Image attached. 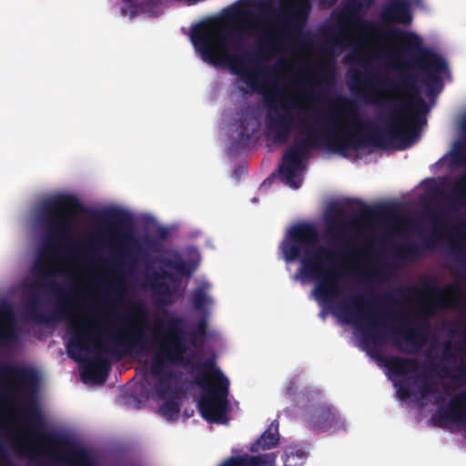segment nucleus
<instances>
[{
	"mask_svg": "<svg viewBox=\"0 0 466 466\" xmlns=\"http://www.w3.org/2000/svg\"><path fill=\"white\" fill-rule=\"evenodd\" d=\"M101 318L102 315L96 312L94 319H84L71 326L73 335L66 345L68 357L76 361L81 359L82 352L87 350L88 345L92 343L91 334L95 331L96 321Z\"/></svg>",
	"mask_w": 466,
	"mask_h": 466,
	"instance_id": "nucleus-14",
	"label": "nucleus"
},
{
	"mask_svg": "<svg viewBox=\"0 0 466 466\" xmlns=\"http://www.w3.org/2000/svg\"><path fill=\"white\" fill-rule=\"evenodd\" d=\"M305 459H307V453L301 449L289 446L284 451V466H301Z\"/></svg>",
	"mask_w": 466,
	"mask_h": 466,
	"instance_id": "nucleus-32",
	"label": "nucleus"
},
{
	"mask_svg": "<svg viewBox=\"0 0 466 466\" xmlns=\"http://www.w3.org/2000/svg\"><path fill=\"white\" fill-rule=\"evenodd\" d=\"M124 288H125L124 282L120 279H115V283L113 284V286H111V289H113V291L117 292V293L123 292Z\"/></svg>",
	"mask_w": 466,
	"mask_h": 466,
	"instance_id": "nucleus-47",
	"label": "nucleus"
},
{
	"mask_svg": "<svg viewBox=\"0 0 466 466\" xmlns=\"http://www.w3.org/2000/svg\"><path fill=\"white\" fill-rule=\"evenodd\" d=\"M417 76L414 73L400 72V79L382 81L393 92H405L408 99L396 100L391 115L386 121V127L380 131L371 121L362 120L357 111L356 102L339 96L332 102L334 110L320 118L316 111L310 114L312 123L308 118L299 120L303 137L297 138L286 152L308 156L310 149H320L340 153L350 149L364 148L369 146L387 148L395 146L403 150L409 147L420 134V127L426 122L429 110L427 104L420 96Z\"/></svg>",
	"mask_w": 466,
	"mask_h": 466,
	"instance_id": "nucleus-1",
	"label": "nucleus"
},
{
	"mask_svg": "<svg viewBox=\"0 0 466 466\" xmlns=\"http://www.w3.org/2000/svg\"><path fill=\"white\" fill-rule=\"evenodd\" d=\"M160 264L167 267V268L173 269L180 276H191L190 267L181 258L178 254L175 255L172 258H161Z\"/></svg>",
	"mask_w": 466,
	"mask_h": 466,
	"instance_id": "nucleus-30",
	"label": "nucleus"
},
{
	"mask_svg": "<svg viewBox=\"0 0 466 466\" xmlns=\"http://www.w3.org/2000/svg\"><path fill=\"white\" fill-rule=\"evenodd\" d=\"M461 128H462V132H464V134L466 136V116H464V118H462Z\"/></svg>",
	"mask_w": 466,
	"mask_h": 466,
	"instance_id": "nucleus-54",
	"label": "nucleus"
},
{
	"mask_svg": "<svg viewBox=\"0 0 466 466\" xmlns=\"http://www.w3.org/2000/svg\"><path fill=\"white\" fill-rule=\"evenodd\" d=\"M386 368L392 374L403 377L419 370V361L415 359L392 356L386 360Z\"/></svg>",
	"mask_w": 466,
	"mask_h": 466,
	"instance_id": "nucleus-27",
	"label": "nucleus"
},
{
	"mask_svg": "<svg viewBox=\"0 0 466 466\" xmlns=\"http://www.w3.org/2000/svg\"><path fill=\"white\" fill-rule=\"evenodd\" d=\"M279 443V434L278 433V421L274 420L269 427L262 433V436L252 444L250 451H258L259 448L263 450L274 449Z\"/></svg>",
	"mask_w": 466,
	"mask_h": 466,
	"instance_id": "nucleus-28",
	"label": "nucleus"
},
{
	"mask_svg": "<svg viewBox=\"0 0 466 466\" xmlns=\"http://www.w3.org/2000/svg\"><path fill=\"white\" fill-rule=\"evenodd\" d=\"M370 294H357L350 297L349 300L342 301L335 306V313L346 323H366L363 329V342L366 344L378 345L382 341L383 333L378 328L382 325L385 318H393L394 313L390 310L385 314L369 312L367 309L380 301L386 304L394 302L392 294H385L382 298H375L371 301L366 299Z\"/></svg>",
	"mask_w": 466,
	"mask_h": 466,
	"instance_id": "nucleus-9",
	"label": "nucleus"
},
{
	"mask_svg": "<svg viewBox=\"0 0 466 466\" xmlns=\"http://www.w3.org/2000/svg\"><path fill=\"white\" fill-rule=\"evenodd\" d=\"M124 331L130 335V337L126 338L122 335L111 334L106 339L95 343V348L97 350H104L112 355H122L127 352V350L137 348L144 349L147 346V339L141 330L133 332L127 327Z\"/></svg>",
	"mask_w": 466,
	"mask_h": 466,
	"instance_id": "nucleus-15",
	"label": "nucleus"
},
{
	"mask_svg": "<svg viewBox=\"0 0 466 466\" xmlns=\"http://www.w3.org/2000/svg\"><path fill=\"white\" fill-rule=\"evenodd\" d=\"M18 408H20V411L25 418L35 422V425H36L32 429V433L35 436L53 444H65L66 437L63 434L43 431L45 423L43 422L41 411L35 400L25 401L20 404Z\"/></svg>",
	"mask_w": 466,
	"mask_h": 466,
	"instance_id": "nucleus-18",
	"label": "nucleus"
},
{
	"mask_svg": "<svg viewBox=\"0 0 466 466\" xmlns=\"http://www.w3.org/2000/svg\"><path fill=\"white\" fill-rule=\"evenodd\" d=\"M86 213V208L76 196L58 194L42 200L38 207V221L46 229V247L54 251L61 242H71L75 216Z\"/></svg>",
	"mask_w": 466,
	"mask_h": 466,
	"instance_id": "nucleus-7",
	"label": "nucleus"
},
{
	"mask_svg": "<svg viewBox=\"0 0 466 466\" xmlns=\"http://www.w3.org/2000/svg\"><path fill=\"white\" fill-rule=\"evenodd\" d=\"M134 265V260L129 251L126 248H117L116 257H115V266L117 268H131Z\"/></svg>",
	"mask_w": 466,
	"mask_h": 466,
	"instance_id": "nucleus-36",
	"label": "nucleus"
},
{
	"mask_svg": "<svg viewBox=\"0 0 466 466\" xmlns=\"http://www.w3.org/2000/svg\"><path fill=\"white\" fill-rule=\"evenodd\" d=\"M451 195L456 198L453 204L463 205L466 201V173L455 181L451 187Z\"/></svg>",
	"mask_w": 466,
	"mask_h": 466,
	"instance_id": "nucleus-33",
	"label": "nucleus"
},
{
	"mask_svg": "<svg viewBox=\"0 0 466 466\" xmlns=\"http://www.w3.org/2000/svg\"><path fill=\"white\" fill-rule=\"evenodd\" d=\"M208 283H203L202 286L191 292V303H193L194 309L201 312L205 309L208 304L211 303V299L207 295Z\"/></svg>",
	"mask_w": 466,
	"mask_h": 466,
	"instance_id": "nucleus-31",
	"label": "nucleus"
},
{
	"mask_svg": "<svg viewBox=\"0 0 466 466\" xmlns=\"http://www.w3.org/2000/svg\"><path fill=\"white\" fill-rule=\"evenodd\" d=\"M168 235V230L167 228L161 227L159 229H157V238L161 240L167 239Z\"/></svg>",
	"mask_w": 466,
	"mask_h": 466,
	"instance_id": "nucleus-48",
	"label": "nucleus"
},
{
	"mask_svg": "<svg viewBox=\"0 0 466 466\" xmlns=\"http://www.w3.org/2000/svg\"><path fill=\"white\" fill-rule=\"evenodd\" d=\"M319 96L321 97H326V92L324 91L323 88L319 89Z\"/></svg>",
	"mask_w": 466,
	"mask_h": 466,
	"instance_id": "nucleus-56",
	"label": "nucleus"
},
{
	"mask_svg": "<svg viewBox=\"0 0 466 466\" xmlns=\"http://www.w3.org/2000/svg\"><path fill=\"white\" fill-rule=\"evenodd\" d=\"M135 312H137V314L139 315L141 324H146L147 319V311L144 304H137V306H135Z\"/></svg>",
	"mask_w": 466,
	"mask_h": 466,
	"instance_id": "nucleus-44",
	"label": "nucleus"
},
{
	"mask_svg": "<svg viewBox=\"0 0 466 466\" xmlns=\"http://www.w3.org/2000/svg\"><path fill=\"white\" fill-rule=\"evenodd\" d=\"M352 202H357L362 207L356 212L353 218H348L346 209L338 203L329 205L326 209L327 232L333 234V237L340 241V249L337 250L339 252H347V247L353 242V238L349 237L346 231L352 228L357 221L367 218L387 216L392 212V207L390 204H380L371 207L360 199L349 200V203Z\"/></svg>",
	"mask_w": 466,
	"mask_h": 466,
	"instance_id": "nucleus-10",
	"label": "nucleus"
},
{
	"mask_svg": "<svg viewBox=\"0 0 466 466\" xmlns=\"http://www.w3.org/2000/svg\"><path fill=\"white\" fill-rule=\"evenodd\" d=\"M366 86H371L370 75L357 72L351 75V82H350V89L363 90Z\"/></svg>",
	"mask_w": 466,
	"mask_h": 466,
	"instance_id": "nucleus-35",
	"label": "nucleus"
},
{
	"mask_svg": "<svg viewBox=\"0 0 466 466\" xmlns=\"http://www.w3.org/2000/svg\"><path fill=\"white\" fill-rule=\"evenodd\" d=\"M0 375L14 378L18 387L24 389L34 386L37 381V373L34 370L7 362L0 363Z\"/></svg>",
	"mask_w": 466,
	"mask_h": 466,
	"instance_id": "nucleus-22",
	"label": "nucleus"
},
{
	"mask_svg": "<svg viewBox=\"0 0 466 466\" xmlns=\"http://www.w3.org/2000/svg\"><path fill=\"white\" fill-rule=\"evenodd\" d=\"M244 124H243V121L240 122V127H243Z\"/></svg>",
	"mask_w": 466,
	"mask_h": 466,
	"instance_id": "nucleus-63",
	"label": "nucleus"
},
{
	"mask_svg": "<svg viewBox=\"0 0 466 466\" xmlns=\"http://www.w3.org/2000/svg\"><path fill=\"white\" fill-rule=\"evenodd\" d=\"M332 40L335 41V43H337V44L343 45L344 42L347 40V37L345 35H343L342 34H339V35H335V36H333Z\"/></svg>",
	"mask_w": 466,
	"mask_h": 466,
	"instance_id": "nucleus-50",
	"label": "nucleus"
},
{
	"mask_svg": "<svg viewBox=\"0 0 466 466\" xmlns=\"http://www.w3.org/2000/svg\"><path fill=\"white\" fill-rule=\"evenodd\" d=\"M459 235L462 237H466V222H461L459 226Z\"/></svg>",
	"mask_w": 466,
	"mask_h": 466,
	"instance_id": "nucleus-52",
	"label": "nucleus"
},
{
	"mask_svg": "<svg viewBox=\"0 0 466 466\" xmlns=\"http://www.w3.org/2000/svg\"><path fill=\"white\" fill-rule=\"evenodd\" d=\"M166 400V401L160 405L161 415L169 420L177 419L178 413L180 412L178 403L173 400Z\"/></svg>",
	"mask_w": 466,
	"mask_h": 466,
	"instance_id": "nucleus-34",
	"label": "nucleus"
},
{
	"mask_svg": "<svg viewBox=\"0 0 466 466\" xmlns=\"http://www.w3.org/2000/svg\"><path fill=\"white\" fill-rule=\"evenodd\" d=\"M451 160L457 167H466V147L459 144L453 149Z\"/></svg>",
	"mask_w": 466,
	"mask_h": 466,
	"instance_id": "nucleus-39",
	"label": "nucleus"
},
{
	"mask_svg": "<svg viewBox=\"0 0 466 466\" xmlns=\"http://www.w3.org/2000/svg\"><path fill=\"white\" fill-rule=\"evenodd\" d=\"M88 244L92 245L93 247H96V241L95 238L88 239Z\"/></svg>",
	"mask_w": 466,
	"mask_h": 466,
	"instance_id": "nucleus-57",
	"label": "nucleus"
},
{
	"mask_svg": "<svg viewBox=\"0 0 466 466\" xmlns=\"http://www.w3.org/2000/svg\"><path fill=\"white\" fill-rule=\"evenodd\" d=\"M319 232L309 222H299L292 227L287 238L280 244L283 258L286 262L299 260V276L316 281L315 296L319 302L331 305L340 295L339 274L338 268L343 265L335 258L343 251H335L326 246H319Z\"/></svg>",
	"mask_w": 466,
	"mask_h": 466,
	"instance_id": "nucleus-4",
	"label": "nucleus"
},
{
	"mask_svg": "<svg viewBox=\"0 0 466 466\" xmlns=\"http://www.w3.org/2000/svg\"><path fill=\"white\" fill-rule=\"evenodd\" d=\"M293 390V383H289V388H287V392H290Z\"/></svg>",
	"mask_w": 466,
	"mask_h": 466,
	"instance_id": "nucleus-58",
	"label": "nucleus"
},
{
	"mask_svg": "<svg viewBox=\"0 0 466 466\" xmlns=\"http://www.w3.org/2000/svg\"><path fill=\"white\" fill-rule=\"evenodd\" d=\"M35 273L41 279L42 284L47 289L57 293V306L50 315L46 316L39 309L38 298L33 297L27 304L28 316L31 320L36 324H51L56 323L68 316L69 298L67 293L58 286L57 283L52 281L58 273L57 269L52 267L46 259H38L35 262Z\"/></svg>",
	"mask_w": 466,
	"mask_h": 466,
	"instance_id": "nucleus-11",
	"label": "nucleus"
},
{
	"mask_svg": "<svg viewBox=\"0 0 466 466\" xmlns=\"http://www.w3.org/2000/svg\"><path fill=\"white\" fill-rule=\"evenodd\" d=\"M380 16L385 24L409 25L412 22L409 0H386Z\"/></svg>",
	"mask_w": 466,
	"mask_h": 466,
	"instance_id": "nucleus-21",
	"label": "nucleus"
},
{
	"mask_svg": "<svg viewBox=\"0 0 466 466\" xmlns=\"http://www.w3.org/2000/svg\"><path fill=\"white\" fill-rule=\"evenodd\" d=\"M308 155H302L293 152H284L282 157V164L279 166V177L284 184L289 186L293 189H299L300 187V179L297 178V174L303 169V161Z\"/></svg>",
	"mask_w": 466,
	"mask_h": 466,
	"instance_id": "nucleus-20",
	"label": "nucleus"
},
{
	"mask_svg": "<svg viewBox=\"0 0 466 466\" xmlns=\"http://www.w3.org/2000/svg\"><path fill=\"white\" fill-rule=\"evenodd\" d=\"M373 4L374 0H347L342 10L343 21L363 36L365 44L376 45L382 40H405L403 50L409 56V60L397 67V73L402 71L405 74H413L406 69L414 66L422 72L421 82L424 83L426 93L429 96L439 94L442 88L441 75L449 70L445 58L423 46L419 36L414 34L399 27L383 29L378 22L364 18Z\"/></svg>",
	"mask_w": 466,
	"mask_h": 466,
	"instance_id": "nucleus-3",
	"label": "nucleus"
},
{
	"mask_svg": "<svg viewBox=\"0 0 466 466\" xmlns=\"http://www.w3.org/2000/svg\"><path fill=\"white\" fill-rule=\"evenodd\" d=\"M458 324H459V326L462 327V329H464V336H465V339H466V322L465 321H461V322H459Z\"/></svg>",
	"mask_w": 466,
	"mask_h": 466,
	"instance_id": "nucleus-55",
	"label": "nucleus"
},
{
	"mask_svg": "<svg viewBox=\"0 0 466 466\" xmlns=\"http://www.w3.org/2000/svg\"><path fill=\"white\" fill-rule=\"evenodd\" d=\"M406 292H410V294L417 297V298H422L423 292L418 289L412 288V289H396V294L403 297Z\"/></svg>",
	"mask_w": 466,
	"mask_h": 466,
	"instance_id": "nucleus-45",
	"label": "nucleus"
},
{
	"mask_svg": "<svg viewBox=\"0 0 466 466\" xmlns=\"http://www.w3.org/2000/svg\"><path fill=\"white\" fill-rule=\"evenodd\" d=\"M444 391H445V394L449 395L450 392H449V387L448 386H445L444 387Z\"/></svg>",
	"mask_w": 466,
	"mask_h": 466,
	"instance_id": "nucleus-59",
	"label": "nucleus"
},
{
	"mask_svg": "<svg viewBox=\"0 0 466 466\" xmlns=\"http://www.w3.org/2000/svg\"><path fill=\"white\" fill-rule=\"evenodd\" d=\"M456 375L451 374L452 369L442 368L441 372L447 378L458 379V380H465L466 379V364L464 362L460 363L457 367H455Z\"/></svg>",
	"mask_w": 466,
	"mask_h": 466,
	"instance_id": "nucleus-40",
	"label": "nucleus"
},
{
	"mask_svg": "<svg viewBox=\"0 0 466 466\" xmlns=\"http://www.w3.org/2000/svg\"><path fill=\"white\" fill-rule=\"evenodd\" d=\"M310 0H279V8L272 15L270 30L263 29L256 44L253 57L259 61L273 55L275 34L289 37L300 45L309 44V36L304 33V27L309 17Z\"/></svg>",
	"mask_w": 466,
	"mask_h": 466,
	"instance_id": "nucleus-6",
	"label": "nucleus"
},
{
	"mask_svg": "<svg viewBox=\"0 0 466 466\" xmlns=\"http://www.w3.org/2000/svg\"><path fill=\"white\" fill-rule=\"evenodd\" d=\"M441 400H443L442 395H439V397L436 398V401L439 402V401H441Z\"/></svg>",
	"mask_w": 466,
	"mask_h": 466,
	"instance_id": "nucleus-60",
	"label": "nucleus"
},
{
	"mask_svg": "<svg viewBox=\"0 0 466 466\" xmlns=\"http://www.w3.org/2000/svg\"><path fill=\"white\" fill-rule=\"evenodd\" d=\"M151 289L154 292L167 297L175 293L178 285V279L175 275L167 270L155 272L150 276Z\"/></svg>",
	"mask_w": 466,
	"mask_h": 466,
	"instance_id": "nucleus-25",
	"label": "nucleus"
},
{
	"mask_svg": "<svg viewBox=\"0 0 466 466\" xmlns=\"http://www.w3.org/2000/svg\"><path fill=\"white\" fill-rule=\"evenodd\" d=\"M250 134L240 131L238 137L233 140L232 147L237 149H243L248 147V143L250 142Z\"/></svg>",
	"mask_w": 466,
	"mask_h": 466,
	"instance_id": "nucleus-41",
	"label": "nucleus"
},
{
	"mask_svg": "<svg viewBox=\"0 0 466 466\" xmlns=\"http://www.w3.org/2000/svg\"><path fill=\"white\" fill-rule=\"evenodd\" d=\"M429 218L436 225L435 229L431 234L422 238V246L417 243H408L397 246L393 257L400 260H406L420 257L426 249H431L435 247L441 238H442V228L441 224L445 220V213L443 212H432L429 215Z\"/></svg>",
	"mask_w": 466,
	"mask_h": 466,
	"instance_id": "nucleus-13",
	"label": "nucleus"
},
{
	"mask_svg": "<svg viewBox=\"0 0 466 466\" xmlns=\"http://www.w3.org/2000/svg\"><path fill=\"white\" fill-rule=\"evenodd\" d=\"M418 389L419 394L420 396H421V399H427L437 393L436 385L427 379L420 381V383L418 384Z\"/></svg>",
	"mask_w": 466,
	"mask_h": 466,
	"instance_id": "nucleus-38",
	"label": "nucleus"
},
{
	"mask_svg": "<svg viewBox=\"0 0 466 466\" xmlns=\"http://www.w3.org/2000/svg\"><path fill=\"white\" fill-rule=\"evenodd\" d=\"M465 268H466V262H465Z\"/></svg>",
	"mask_w": 466,
	"mask_h": 466,
	"instance_id": "nucleus-64",
	"label": "nucleus"
},
{
	"mask_svg": "<svg viewBox=\"0 0 466 466\" xmlns=\"http://www.w3.org/2000/svg\"><path fill=\"white\" fill-rule=\"evenodd\" d=\"M306 420L312 431L320 433L326 432L338 425L339 415L333 406L321 403L310 410L307 414Z\"/></svg>",
	"mask_w": 466,
	"mask_h": 466,
	"instance_id": "nucleus-19",
	"label": "nucleus"
},
{
	"mask_svg": "<svg viewBox=\"0 0 466 466\" xmlns=\"http://www.w3.org/2000/svg\"><path fill=\"white\" fill-rule=\"evenodd\" d=\"M205 329H207V322L204 319L199 320V323H198V331L204 334Z\"/></svg>",
	"mask_w": 466,
	"mask_h": 466,
	"instance_id": "nucleus-51",
	"label": "nucleus"
},
{
	"mask_svg": "<svg viewBox=\"0 0 466 466\" xmlns=\"http://www.w3.org/2000/svg\"><path fill=\"white\" fill-rule=\"evenodd\" d=\"M463 250V245L461 242H453L451 246L452 254H456L458 251Z\"/></svg>",
	"mask_w": 466,
	"mask_h": 466,
	"instance_id": "nucleus-49",
	"label": "nucleus"
},
{
	"mask_svg": "<svg viewBox=\"0 0 466 466\" xmlns=\"http://www.w3.org/2000/svg\"><path fill=\"white\" fill-rule=\"evenodd\" d=\"M28 451H30V453H28V455H31L32 454V449H28Z\"/></svg>",
	"mask_w": 466,
	"mask_h": 466,
	"instance_id": "nucleus-62",
	"label": "nucleus"
},
{
	"mask_svg": "<svg viewBox=\"0 0 466 466\" xmlns=\"http://www.w3.org/2000/svg\"><path fill=\"white\" fill-rule=\"evenodd\" d=\"M274 463V453H266L262 455H242L230 457L220 466H272Z\"/></svg>",
	"mask_w": 466,
	"mask_h": 466,
	"instance_id": "nucleus-26",
	"label": "nucleus"
},
{
	"mask_svg": "<svg viewBox=\"0 0 466 466\" xmlns=\"http://www.w3.org/2000/svg\"><path fill=\"white\" fill-rule=\"evenodd\" d=\"M230 18L242 22V25L215 27L207 23L199 24L191 28V43L199 51L204 61L211 65L227 62L236 74L243 76V81L248 87L263 94L264 103L268 107L267 137L274 144L283 146L289 140L297 123L293 114L284 105L283 110L275 106L281 97L279 87L276 83L262 84L258 80L257 73L248 70L243 56L230 53V49L239 50L244 46L247 41L246 33H259L260 15L249 9L238 8L230 13Z\"/></svg>",
	"mask_w": 466,
	"mask_h": 466,
	"instance_id": "nucleus-2",
	"label": "nucleus"
},
{
	"mask_svg": "<svg viewBox=\"0 0 466 466\" xmlns=\"http://www.w3.org/2000/svg\"><path fill=\"white\" fill-rule=\"evenodd\" d=\"M431 368H432V370H436L437 365H436L435 363H432V364H431Z\"/></svg>",
	"mask_w": 466,
	"mask_h": 466,
	"instance_id": "nucleus-61",
	"label": "nucleus"
},
{
	"mask_svg": "<svg viewBox=\"0 0 466 466\" xmlns=\"http://www.w3.org/2000/svg\"><path fill=\"white\" fill-rule=\"evenodd\" d=\"M397 394H399V398L403 400L410 399V391L409 383H400L399 390H397Z\"/></svg>",
	"mask_w": 466,
	"mask_h": 466,
	"instance_id": "nucleus-43",
	"label": "nucleus"
},
{
	"mask_svg": "<svg viewBox=\"0 0 466 466\" xmlns=\"http://www.w3.org/2000/svg\"><path fill=\"white\" fill-rule=\"evenodd\" d=\"M17 339L15 314L10 303L0 301V344Z\"/></svg>",
	"mask_w": 466,
	"mask_h": 466,
	"instance_id": "nucleus-24",
	"label": "nucleus"
},
{
	"mask_svg": "<svg viewBox=\"0 0 466 466\" xmlns=\"http://www.w3.org/2000/svg\"><path fill=\"white\" fill-rule=\"evenodd\" d=\"M410 324V319L406 318L402 320L401 326L392 330L393 345L400 352L416 353L421 350L429 340L431 329L427 320L408 328Z\"/></svg>",
	"mask_w": 466,
	"mask_h": 466,
	"instance_id": "nucleus-12",
	"label": "nucleus"
},
{
	"mask_svg": "<svg viewBox=\"0 0 466 466\" xmlns=\"http://www.w3.org/2000/svg\"><path fill=\"white\" fill-rule=\"evenodd\" d=\"M108 361L102 357H96L91 362V367L84 371V377H88L90 380H95L99 382H104L107 377Z\"/></svg>",
	"mask_w": 466,
	"mask_h": 466,
	"instance_id": "nucleus-29",
	"label": "nucleus"
},
{
	"mask_svg": "<svg viewBox=\"0 0 466 466\" xmlns=\"http://www.w3.org/2000/svg\"><path fill=\"white\" fill-rule=\"evenodd\" d=\"M320 71H322V72H320V75H319L320 82H322L323 86H330L334 80L333 74L326 71L325 64H322V66H320Z\"/></svg>",
	"mask_w": 466,
	"mask_h": 466,
	"instance_id": "nucleus-42",
	"label": "nucleus"
},
{
	"mask_svg": "<svg viewBox=\"0 0 466 466\" xmlns=\"http://www.w3.org/2000/svg\"><path fill=\"white\" fill-rule=\"evenodd\" d=\"M432 420L439 427L453 422L466 429V390L453 396L449 404L441 409Z\"/></svg>",
	"mask_w": 466,
	"mask_h": 466,
	"instance_id": "nucleus-17",
	"label": "nucleus"
},
{
	"mask_svg": "<svg viewBox=\"0 0 466 466\" xmlns=\"http://www.w3.org/2000/svg\"><path fill=\"white\" fill-rule=\"evenodd\" d=\"M101 220L109 227V234L123 242H135L134 235L131 232V217L125 210L117 208H111L100 215Z\"/></svg>",
	"mask_w": 466,
	"mask_h": 466,
	"instance_id": "nucleus-16",
	"label": "nucleus"
},
{
	"mask_svg": "<svg viewBox=\"0 0 466 466\" xmlns=\"http://www.w3.org/2000/svg\"><path fill=\"white\" fill-rule=\"evenodd\" d=\"M463 354L465 350L459 346L458 343H451V341L444 342V350H442V359L445 360H451L456 358V353Z\"/></svg>",
	"mask_w": 466,
	"mask_h": 466,
	"instance_id": "nucleus-37",
	"label": "nucleus"
},
{
	"mask_svg": "<svg viewBox=\"0 0 466 466\" xmlns=\"http://www.w3.org/2000/svg\"><path fill=\"white\" fill-rule=\"evenodd\" d=\"M338 0H322L323 4L327 5V6L331 7L333 6Z\"/></svg>",
	"mask_w": 466,
	"mask_h": 466,
	"instance_id": "nucleus-53",
	"label": "nucleus"
},
{
	"mask_svg": "<svg viewBox=\"0 0 466 466\" xmlns=\"http://www.w3.org/2000/svg\"><path fill=\"white\" fill-rule=\"evenodd\" d=\"M196 382L203 389L202 396L198 401L200 415L210 423H228V380L215 366L214 359H206L197 366Z\"/></svg>",
	"mask_w": 466,
	"mask_h": 466,
	"instance_id": "nucleus-8",
	"label": "nucleus"
},
{
	"mask_svg": "<svg viewBox=\"0 0 466 466\" xmlns=\"http://www.w3.org/2000/svg\"><path fill=\"white\" fill-rule=\"evenodd\" d=\"M257 69H258L259 72H261L262 74L267 75L269 77L277 78V74L270 67H266V66L258 64V67H257Z\"/></svg>",
	"mask_w": 466,
	"mask_h": 466,
	"instance_id": "nucleus-46",
	"label": "nucleus"
},
{
	"mask_svg": "<svg viewBox=\"0 0 466 466\" xmlns=\"http://www.w3.org/2000/svg\"><path fill=\"white\" fill-rule=\"evenodd\" d=\"M184 323V319L175 316L154 319L153 336L161 340L151 359L149 370L151 376L157 380L154 383L155 396L160 399L174 396L171 384L175 380V372L168 365L181 363L187 352V344L182 338L185 334L182 328Z\"/></svg>",
	"mask_w": 466,
	"mask_h": 466,
	"instance_id": "nucleus-5",
	"label": "nucleus"
},
{
	"mask_svg": "<svg viewBox=\"0 0 466 466\" xmlns=\"http://www.w3.org/2000/svg\"><path fill=\"white\" fill-rule=\"evenodd\" d=\"M422 287H424L425 292L428 293V295L434 297L433 299L425 304L424 310L425 314L428 316H431L433 314V310L441 307V298L457 290V286L454 283L446 284L443 288L439 287L433 277L422 279Z\"/></svg>",
	"mask_w": 466,
	"mask_h": 466,
	"instance_id": "nucleus-23",
	"label": "nucleus"
}]
</instances>
